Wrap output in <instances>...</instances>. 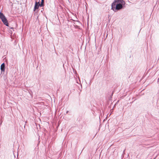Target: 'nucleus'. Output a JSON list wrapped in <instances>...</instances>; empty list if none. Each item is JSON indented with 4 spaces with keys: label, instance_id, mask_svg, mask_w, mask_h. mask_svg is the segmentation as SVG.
Returning a JSON list of instances; mask_svg holds the SVG:
<instances>
[{
    "label": "nucleus",
    "instance_id": "8",
    "mask_svg": "<svg viewBox=\"0 0 159 159\" xmlns=\"http://www.w3.org/2000/svg\"><path fill=\"white\" fill-rule=\"evenodd\" d=\"M40 0H39V1Z\"/></svg>",
    "mask_w": 159,
    "mask_h": 159
},
{
    "label": "nucleus",
    "instance_id": "4",
    "mask_svg": "<svg viewBox=\"0 0 159 159\" xmlns=\"http://www.w3.org/2000/svg\"><path fill=\"white\" fill-rule=\"evenodd\" d=\"M0 18L5 25L7 26H8V23L7 19L3 14L2 12H0Z\"/></svg>",
    "mask_w": 159,
    "mask_h": 159
},
{
    "label": "nucleus",
    "instance_id": "6",
    "mask_svg": "<svg viewBox=\"0 0 159 159\" xmlns=\"http://www.w3.org/2000/svg\"><path fill=\"white\" fill-rule=\"evenodd\" d=\"M1 70L2 71H5V64L4 63L2 64L1 66Z\"/></svg>",
    "mask_w": 159,
    "mask_h": 159
},
{
    "label": "nucleus",
    "instance_id": "5",
    "mask_svg": "<svg viewBox=\"0 0 159 159\" xmlns=\"http://www.w3.org/2000/svg\"><path fill=\"white\" fill-rule=\"evenodd\" d=\"M39 6L40 7V4L39 1L37 2V1H36L34 8V11H35L36 9H38Z\"/></svg>",
    "mask_w": 159,
    "mask_h": 159
},
{
    "label": "nucleus",
    "instance_id": "2",
    "mask_svg": "<svg viewBox=\"0 0 159 159\" xmlns=\"http://www.w3.org/2000/svg\"><path fill=\"white\" fill-rule=\"evenodd\" d=\"M0 18L5 25L7 26H8V23L7 19L3 14L2 12H0Z\"/></svg>",
    "mask_w": 159,
    "mask_h": 159
},
{
    "label": "nucleus",
    "instance_id": "7",
    "mask_svg": "<svg viewBox=\"0 0 159 159\" xmlns=\"http://www.w3.org/2000/svg\"><path fill=\"white\" fill-rule=\"evenodd\" d=\"M44 6V0H41V3L40 4V7H43Z\"/></svg>",
    "mask_w": 159,
    "mask_h": 159
},
{
    "label": "nucleus",
    "instance_id": "3",
    "mask_svg": "<svg viewBox=\"0 0 159 159\" xmlns=\"http://www.w3.org/2000/svg\"><path fill=\"white\" fill-rule=\"evenodd\" d=\"M0 18L5 25L7 26H8V23L7 19L3 14L2 12H0Z\"/></svg>",
    "mask_w": 159,
    "mask_h": 159
},
{
    "label": "nucleus",
    "instance_id": "1",
    "mask_svg": "<svg viewBox=\"0 0 159 159\" xmlns=\"http://www.w3.org/2000/svg\"><path fill=\"white\" fill-rule=\"evenodd\" d=\"M123 0H115L111 4V9L113 11L115 10H119L122 8L123 5L124 4Z\"/></svg>",
    "mask_w": 159,
    "mask_h": 159
}]
</instances>
